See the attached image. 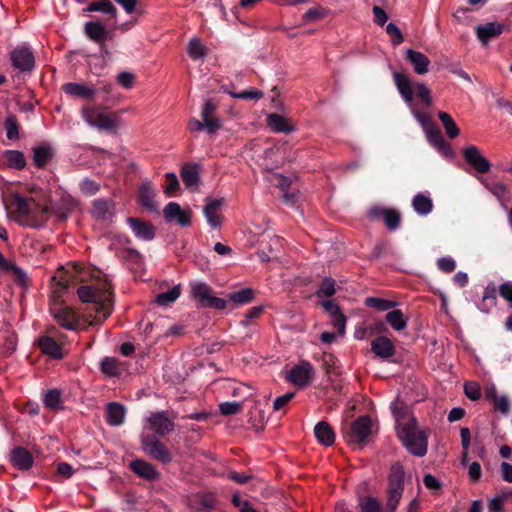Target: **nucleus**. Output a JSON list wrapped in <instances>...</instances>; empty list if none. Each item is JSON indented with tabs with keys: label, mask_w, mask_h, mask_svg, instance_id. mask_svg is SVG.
Wrapping results in <instances>:
<instances>
[{
	"label": "nucleus",
	"mask_w": 512,
	"mask_h": 512,
	"mask_svg": "<svg viewBox=\"0 0 512 512\" xmlns=\"http://www.w3.org/2000/svg\"><path fill=\"white\" fill-rule=\"evenodd\" d=\"M81 302L93 305L95 315H87L89 325H101L112 313L114 307V291L108 280L83 284L77 288Z\"/></svg>",
	"instance_id": "nucleus-1"
},
{
	"label": "nucleus",
	"mask_w": 512,
	"mask_h": 512,
	"mask_svg": "<svg viewBox=\"0 0 512 512\" xmlns=\"http://www.w3.org/2000/svg\"><path fill=\"white\" fill-rule=\"evenodd\" d=\"M398 437L403 446L414 456L423 457L428 450V434L418 429L416 418L411 417L398 429Z\"/></svg>",
	"instance_id": "nucleus-2"
},
{
	"label": "nucleus",
	"mask_w": 512,
	"mask_h": 512,
	"mask_svg": "<svg viewBox=\"0 0 512 512\" xmlns=\"http://www.w3.org/2000/svg\"><path fill=\"white\" fill-rule=\"evenodd\" d=\"M13 204L19 214L29 218L30 225L34 228L44 226L49 219V208L38 204L33 199H28L16 193L13 195Z\"/></svg>",
	"instance_id": "nucleus-3"
},
{
	"label": "nucleus",
	"mask_w": 512,
	"mask_h": 512,
	"mask_svg": "<svg viewBox=\"0 0 512 512\" xmlns=\"http://www.w3.org/2000/svg\"><path fill=\"white\" fill-rule=\"evenodd\" d=\"M83 119L92 127L114 133L119 127L120 116L118 113H106L100 106L83 107Z\"/></svg>",
	"instance_id": "nucleus-4"
},
{
	"label": "nucleus",
	"mask_w": 512,
	"mask_h": 512,
	"mask_svg": "<svg viewBox=\"0 0 512 512\" xmlns=\"http://www.w3.org/2000/svg\"><path fill=\"white\" fill-rule=\"evenodd\" d=\"M372 434V421L364 415L355 419L348 427L343 429V436L348 443L360 446L369 442Z\"/></svg>",
	"instance_id": "nucleus-5"
},
{
	"label": "nucleus",
	"mask_w": 512,
	"mask_h": 512,
	"mask_svg": "<svg viewBox=\"0 0 512 512\" xmlns=\"http://www.w3.org/2000/svg\"><path fill=\"white\" fill-rule=\"evenodd\" d=\"M190 286L192 298L198 302L200 307L215 310H224L226 308L227 301L216 297L213 294L212 288L206 283L194 282Z\"/></svg>",
	"instance_id": "nucleus-6"
},
{
	"label": "nucleus",
	"mask_w": 512,
	"mask_h": 512,
	"mask_svg": "<svg viewBox=\"0 0 512 512\" xmlns=\"http://www.w3.org/2000/svg\"><path fill=\"white\" fill-rule=\"evenodd\" d=\"M142 450L152 459L169 464L172 461V454L168 448L151 432H142L140 436Z\"/></svg>",
	"instance_id": "nucleus-7"
},
{
	"label": "nucleus",
	"mask_w": 512,
	"mask_h": 512,
	"mask_svg": "<svg viewBox=\"0 0 512 512\" xmlns=\"http://www.w3.org/2000/svg\"><path fill=\"white\" fill-rule=\"evenodd\" d=\"M175 428V423L170 418L168 411L150 412L146 418V425L143 432L151 431L157 438H163L170 434Z\"/></svg>",
	"instance_id": "nucleus-8"
},
{
	"label": "nucleus",
	"mask_w": 512,
	"mask_h": 512,
	"mask_svg": "<svg viewBox=\"0 0 512 512\" xmlns=\"http://www.w3.org/2000/svg\"><path fill=\"white\" fill-rule=\"evenodd\" d=\"M315 375L314 368L309 361H301L288 372L286 379L292 384L303 388L309 385Z\"/></svg>",
	"instance_id": "nucleus-9"
},
{
	"label": "nucleus",
	"mask_w": 512,
	"mask_h": 512,
	"mask_svg": "<svg viewBox=\"0 0 512 512\" xmlns=\"http://www.w3.org/2000/svg\"><path fill=\"white\" fill-rule=\"evenodd\" d=\"M12 66L21 72H31L35 67V57L32 50L20 45L10 52Z\"/></svg>",
	"instance_id": "nucleus-10"
},
{
	"label": "nucleus",
	"mask_w": 512,
	"mask_h": 512,
	"mask_svg": "<svg viewBox=\"0 0 512 512\" xmlns=\"http://www.w3.org/2000/svg\"><path fill=\"white\" fill-rule=\"evenodd\" d=\"M463 157L466 163L478 173H487L491 168L490 162L480 153L479 148L474 145L463 149Z\"/></svg>",
	"instance_id": "nucleus-11"
},
{
	"label": "nucleus",
	"mask_w": 512,
	"mask_h": 512,
	"mask_svg": "<svg viewBox=\"0 0 512 512\" xmlns=\"http://www.w3.org/2000/svg\"><path fill=\"white\" fill-rule=\"evenodd\" d=\"M217 106V102L213 99H208L202 105L201 117L205 125V130L209 134H214L221 128V121L215 117Z\"/></svg>",
	"instance_id": "nucleus-12"
},
{
	"label": "nucleus",
	"mask_w": 512,
	"mask_h": 512,
	"mask_svg": "<svg viewBox=\"0 0 512 512\" xmlns=\"http://www.w3.org/2000/svg\"><path fill=\"white\" fill-rule=\"evenodd\" d=\"M163 215L167 221L175 220L181 227L191 225V211L182 210L176 202H169L163 209Z\"/></svg>",
	"instance_id": "nucleus-13"
},
{
	"label": "nucleus",
	"mask_w": 512,
	"mask_h": 512,
	"mask_svg": "<svg viewBox=\"0 0 512 512\" xmlns=\"http://www.w3.org/2000/svg\"><path fill=\"white\" fill-rule=\"evenodd\" d=\"M38 347L40 351L50 358L60 360L64 357L61 344L50 334L44 333L38 338Z\"/></svg>",
	"instance_id": "nucleus-14"
},
{
	"label": "nucleus",
	"mask_w": 512,
	"mask_h": 512,
	"mask_svg": "<svg viewBox=\"0 0 512 512\" xmlns=\"http://www.w3.org/2000/svg\"><path fill=\"white\" fill-rule=\"evenodd\" d=\"M371 351L382 360L391 361V358L396 354V348L386 336L380 335L371 342ZM392 362H395L392 360Z\"/></svg>",
	"instance_id": "nucleus-15"
},
{
	"label": "nucleus",
	"mask_w": 512,
	"mask_h": 512,
	"mask_svg": "<svg viewBox=\"0 0 512 512\" xmlns=\"http://www.w3.org/2000/svg\"><path fill=\"white\" fill-rule=\"evenodd\" d=\"M224 199H206V205L203 208V213L206 217L208 224L212 228H217L221 224L222 215H221V207L223 205Z\"/></svg>",
	"instance_id": "nucleus-16"
},
{
	"label": "nucleus",
	"mask_w": 512,
	"mask_h": 512,
	"mask_svg": "<svg viewBox=\"0 0 512 512\" xmlns=\"http://www.w3.org/2000/svg\"><path fill=\"white\" fill-rule=\"evenodd\" d=\"M114 201L112 199H95L92 202L91 214L98 220H111L114 215Z\"/></svg>",
	"instance_id": "nucleus-17"
},
{
	"label": "nucleus",
	"mask_w": 512,
	"mask_h": 512,
	"mask_svg": "<svg viewBox=\"0 0 512 512\" xmlns=\"http://www.w3.org/2000/svg\"><path fill=\"white\" fill-rule=\"evenodd\" d=\"M135 236L144 241H151L155 237V227L140 218L129 217L127 219Z\"/></svg>",
	"instance_id": "nucleus-18"
},
{
	"label": "nucleus",
	"mask_w": 512,
	"mask_h": 512,
	"mask_svg": "<svg viewBox=\"0 0 512 512\" xmlns=\"http://www.w3.org/2000/svg\"><path fill=\"white\" fill-rule=\"evenodd\" d=\"M85 12H100L107 15L106 22L107 23H116L117 18V8L111 2V0H97L90 2L86 8H84Z\"/></svg>",
	"instance_id": "nucleus-19"
},
{
	"label": "nucleus",
	"mask_w": 512,
	"mask_h": 512,
	"mask_svg": "<svg viewBox=\"0 0 512 512\" xmlns=\"http://www.w3.org/2000/svg\"><path fill=\"white\" fill-rule=\"evenodd\" d=\"M84 34L91 41L99 44L105 42L110 35V31L100 21H88L84 25Z\"/></svg>",
	"instance_id": "nucleus-20"
},
{
	"label": "nucleus",
	"mask_w": 512,
	"mask_h": 512,
	"mask_svg": "<svg viewBox=\"0 0 512 512\" xmlns=\"http://www.w3.org/2000/svg\"><path fill=\"white\" fill-rule=\"evenodd\" d=\"M54 157V150L49 143H41L32 148V160L33 164L43 169Z\"/></svg>",
	"instance_id": "nucleus-21"
},
{
	"label": "nucleus",
	"mask_w": 512,
	"mask_h": 512,
	"mask_svg": "<svg viewBox=\"0 0 512 512\" xmlns=\"http://www.w3.org/2000/svg\"><path fill=\"white\" fill-rule=\"evenodd\" d=\"M405 472L400 463H395L390 468L388 476V492L403 494L404 491Z\"/></svg>",
	"instance_id": "nucleus-22"
},
{
	"label": "nucleus",
	"mask_w": 512,
	"mask_h": 512,
	"mask_svg": "<svg viewBox=\"0 0 512 512\" xmlns=\"http://www.w3.org/2000/svg\"><path fill=\"white\" fill-rule=\"evenodd\" d=\"M57 323L67 330H77L78 317L77 314L69 307L59 308L53 313Z\"/></svg>",
	"instance_id": "nucleus-23"
},
{
	"label": "nucleus",
	"mask_w": 512,
	"mask_h": 512,
	"mask_svg": "<svg viewBox=\"0 0 512 512\" xmlns=\"http://www.w3.org/2000/svg\"><path fill=\"white\" fill-rule=\"evenodd\" d=\"M504 30V25L497 22H490L476 26L475 32L478 39L487 44L492 38L499 36Z\"/></svg>",
	"instance_id": "nucleus-24"
},
{
	"label": "nucleus",
	"mask_w": 512,
	"mask_h": 512,
	"mask_svg": "<svg viewBox=\"0 0 512 512\" xmlns=\"http://www.w3.org/2000/svg\"><path fill=\"white\" fill-rule=\"evenodd\" d=\"M62 90L69 96L87 100H93L96 95L94 88L75 82L65 83Z\"/></svg>",
	"instance_id": "nucleus-25"
},
{
	"label": "nucleus",
	"mask_w": 512,
	"mask_h": 512,
	"mask_svg": "<svg viewBox=\"0 0 512 512\" xmlns=\"http://www.w3.org/2000/svg\"><path fill=\"white\" fill-rule=\"evenodd\" d=\"M129 468L136 475L145 480L154 481L159 478V473L156 468L144 460L136 459L132 461L129 465Z\"/></svg>",
	"instance_id": "nucleus-26"
},
{
	"label": "nucleus",
	"mask_w": 512,
	"mask_h": 512,
	"mask_svg": "<svg viewBox=\"0 0 512 512\" xmlns=\"http://www.w3.org/2000/svg\"><path fill=\"white\" fill-rule=\"evenodd\" d=\"M200 165L185 163L180 171V176L188 189L198 186L200 181Z\"/></svg>",
	"instance_id": "nucleus-27"
},
{
	"label": "nucleus",
	"mask_w": 512,
	"mask_h": 512,
	"mask_svg": "<svg viewBox=\"0 0 512 512\" xmlns=\"http://www.w3.org/2000/svg\"><path fill=\"white\" fill-rule=\"evenodd\" d=\"M11 462L20 470H29L33 465V456L24 447H15L11 452Z\"/></svg>",
	"instance_id": "nucleus-28"
},
{
	"label": "nucleus",
	"mask_w": 512,
	"mask_h": 512,
	"mask_svg": "<svg viewBox=\"0 0 512 512\" xmlns=\"http://www.w3.org/2000/svg\"><path fill=\"white\" fill-rule=\"evenodd\" d=\"M406 59L413 66L415 73L423 75L428 72L430 60L425 54L413 49H408L406 52Z\"/></svg>",
	"instance_id": "nucleus-29"
},
{
	"label": "nucleus",
	"mask_w": 512,
	"mask_h": 512,
	"mask_svg": "<svg viewBox=\"0 0 512 512\" xmlns=\"http://www.w3.org/2000/svg\"><path fill=\"white\" fill-rule=\"evenodd\" d=\"M314 435L321 445L331 446L335 442L334 430L326 421H320L315 425Z\"/></svg>",
	"instance_id": "nucleus-30"
},
{
	"label": "nucleus",
	"mask_w": 512,
	"mask_h": 512,
	"mask_svg": "<svg viewBox=\"0 0 512 512\" xmlns=\"http://www.w3.org/2000/svg\"><path fill=\"white\" fill-rule=\"evenodd\" d=\"M266 123L275 133L289 134L295 130L294 126L289 123L287 118L278 113H270L266 118Z\"/></svg>",
	"instance_id": "nucleus-31"
},
{
	"label": "nucleus",
	"mask_w": 512,
	"mask_h": 512,
	"mask_svg": "<svg viewBox=\"0 0 512 512\" xmlns=\"http://www.w3.org/2000/svg\"><path fill=\"white\" fill-rule=\"evenodd\" d=\"M497 305V287L495 283L489 282L484 288L483 297L478 304V309L483 313H489Z\"/></svg>",
	"instance_id": "nucleus-32"
},
{
	"label": "nucleus",
	"mask_w": 512,
	"mask_h": 512,
	"mask_svg": "<svg viewBox=\"0 0 512 512\" xmlns=\"http://www.w3.org/2000/svg\"><path fill=\"white\" fill-rule=\"evenodd\" d=\"M393 78L395 85L404 101L411 103L413 100V88L408 76L400 72H394Z\"/></svg>",
	"instance_id": "nucleus-33"
},
{
	"label": "nucleus",
	"mask_w": 512,
	"mask_h": 512,
	"mask_svg": "<svg viewBox=\"0 0 512 512\" xmlns=\"http://www.w3.org/2000/svg\"><path fill=\"white\" fill-rule=\"evenodd\" d=\"M125 407L117 402H111L106 408V421L111 426H120L124 423Z\"/></svg>",
	"instance_id": "nucleus-34"
},
{
	"label": "nucleus",
	"mask_w": 512,
	"mask_h": 512,
	"mask_svg": "<svg viewBox=\"0 0 512 512\" xmlns=\"http://www.w3.org/2000/svg\"><path fill=\"white\" fill-rule=\"evenodd\" d=\"M155 194L156 193H155L152 183L150 181L143 182L139 188V194H138L139 203L150 211L155 210V208H156L155 202H154Z\"/></svg>",
	"instance_id": "nucleus-35"
},
{
	"label": "nucleus",
	"mask_w": 512,
	"mask_h": 512,
	"mask_svg": "<svg viewBox=\"0 0 512 512\" xmlns=\"http://www.w3.org/2000/svg\"><path fill=\"white\" fill-rule=\"evenodd\" d=\"M5 163L9 168L23 170L26 167V158L19 150H5L3 152Z\"/></svg>",
	"instance_id": "nucleus-36"
},
{
	"label": "nucleus",
	"mask_w": 512,
	"mask_h": 512,
	"mask_svg": "<svg viewBox=\"0 0 512 512\" xmlns=\"http://www.w3.org/2000/svg\"><path fill=\"white\" fill-rule=\"evenodd\" d=\"M412 207L417 214L423 216L433 210V202L428 195L418 193L412 199Z\"/></svg>",
	"instance_id": "nucleus-37"
},
{
	"label": "nucleus",
	"mask_w": 512,
	"mask_h": 512,
	"mask_svg": "<svg viewBox=\"0 0 512 512\" xmlns=\"http://www.w3.org/2000/svg\"><path fill=\"white\" fill-rule=\"evenodd\" d=\"M385 321L396 331H401L407 327L408 318L399 309L389 311L385 316Z\"/></svg>",
	"instance_id": "nucleus-38"
},
{
	"label": "nucleus",
	"mask_w": 512,
	"mask_h": 512,
	"mask_svg": "<svg viewBox=\"0 0 512 512\" xmlns=\"http://www.w3.org/2000/svg\"><path fill=\"white\" fill-rule=\"evenodd\" d=\"M438 117H439L440 121L442 122V125L445 129L446 135L450 139H454L460 134V129L456 125L453 118L447 112L440 111L438 113Z\"/></svg>",
	"instance_id": "nucleus-39"
},
{
	"label": "nucleus",
	"mask_w": 512,
	"mask_h": 512,
	"mask_svg": "<svg viewBox=\"0 0 512 512\" xmlns=\"http://www.w3.org/2000/svg\"><path fill=\"white\" fill-rule=\"evenodd\" d=\"M43 402L45 406L52 410L62 408V393L58 389L48 390L44 396Z\"/></svg>",
	"instance_id": "nucleus-40"
},
{
	"label": "nucleus",
	"mask_w": 512,
	"mask_h": 512,
	"mask_svg": "<svg viewBox=\"0 0 512 512\" xmlns=\"http://www.w3.org/2000/svg\"><path fill=\"white\" fill-rule=\"evenodd\" d=\"M228 299L237 304L243 305L254 299V291L251 288H244L228 294Z\"/></svg>",
	"instance_id": "nucleus-41"
},
{
	"label": "nucleus",
	"mask_w": 512,
	"mask_h": 512,
	"mask_svg": "<svg viewBox=\"0 0 512 512\" xmlns=\"http://www.w3.org/2000/svg\"><path fill=\"white\" fill-rule=\"evenodd\" d=\"M180 286L176 285L167 292H162L156 295L155 302L159 306H168L175 302L180 296Z\"/></svg>",
	"instance_id": "nucleus-42"
},
{
	"label": "nucleus",
	"mask_w": 512,
	"mask_h": 512,
	"mask_svg": "<svg viewBox=\"0 0 512 512\" xmlns=\"http://www.w3.org/2000/svg\"><path fill=\"white\" fill-rule=\"evenodd\" d=\"M336 293V281L331 277H325L319 284L316 291L318 298L332 297Z\"/></svg>",
	"instance_id": "nucleus-43"
},
{
	"label": "nucleus",
	"mask_w": 512,
	"mask_h": 512,
	"mask_svg": "<svg viewBox=\"0 0 512 512\" xmlns=\"http://www.w3.org/2000/svg\"><path fill=\"white\" fill-rule=\"evenodd\" d=\"M366 306L374 308L378 311H388L394 308L397 303L392 300H387L378 297H368L365 301Z\"/></svg>",
	"instance_id": "nucleus-44"
},
{
	"label": "nucleus",
	"mask_w": 512,
	"mask_h": 512,
	"mask_svg": "<svg viewBox=\"0 0 512 512\" xmlns=\"http://www.w3.org/2000/svg\"><path fill=\"white\" fill-rule=\"evenodd\" d=\"M359 508L360 512H383L381 503L372 496L360 498Z\"/></svg>",
	"instance_id": "nucleus-45"
},
{
	"label": "nucleus",
	"mask_w": 512,
	"mask_h": 512,
	"mask_svg": "<svg viewBox=\"0 0 512 512\" xmlns=\"http://www.w3.org/2000/svg\"><path fill=\"white\" fill-rule=\"evenodd\" d=\"M187 53L193 60H198L206 55L207 49L198 39L194 38L189 42Z\"/></svg>",
	"instance_id": "nucleus-46"
},
{
	"label": "nucleus",
	"mask_w": 512,
	"mask_h": 512,
	"mask_svg": "<svg viewBox=\"0 0 512 512\" xmlns=\"http://www.w3.org/2000/svg\"><path fill=\"white\" fill-rule=\"evenodd\" d=\"M4 127L6 129V135L9 140H14L19 137V126L17 117L14 114H9L5 120Z\"/></svg>",
	"instance_id": "nucleus-47"
},
{
	"label": "nucleus",
	"mask_w": 512,
	"mask_h": 512,
	"mask_svg": "<svg viewBox=\"0 0 512 512\" xmlns=\"http://www.w3.org/2000/svg\"><path fill=\"white\" fill-rule=\"evenodd\" d=\"M386 227L393 231L396 230L401 222V214L395 209H387L383 218Z\"/></svg>",
	"instance_id": "nucleus-48"
},
{
	"label": "nucleus",
	"mask_w": 512,
	"mask_h": 512,
	"mask_svg": "<svg viewBox=\"0 0 512 512\" xmlns=\"http://www.w3.org/2000/svg\"><path fill=\"white\" fill-rule=\"evenodd\" d=\"M101 371L107 376H117L119 369L117 366V360L113 357H105L101 361Z\"/></svg>",
	"instance_id": "nucleus-49"
},
{
	"label": "nucleus",
	"mask_w": 512,
	"mask_h": 512,
	"mask_svg": "<svg viewBox=\"0 0 512 512\" xmlns=\"http://www.w3.org/2000/svg\"><path fill=\"white\" fill-rule=\"evenodd\" d=\"M179 189L180 184L177 176L174 173H166L164 193L173 196Z\"/></svg>",
	"instance_id": "nucleus-50"
},
{
	"label": "nucleus",
	"mask_w": 512,
	"mask_h": 512,
	"mask_svg": "<svg viewBox=\"0 0 512 512\" xmlns=\"http://www.w3.org/2000/svg\"><path fill=\"white\" fill-rule=\"evenodd\" d=\"M390 409L397 422H399L401 419H405L408 416L407 405L399 399H396L391 403Z\"/></svg>",
	"instance_id": "nucleus-51"
},
{
	"label": "nucleus",
	"mask_w": 512,
	"mask_h": 512,
	"mask_svg": "<svg viewBox=\"0 0 512 512\" xmlns=\"http://www.w3.org/2000/svg\"><path fill=\"white\" fill-rule=\"evenodd\" d=\"M416 96L422 101L425 107L432 105L430 89L423 83H417L415 88Z\"/></svg>",
	"instance_id": "nucleus-52"
},
{
	"label": "nucleus",
	"mask_w": 512,
	"mask_h": 512,
	"mask_svg": "<svg viewBox=\"0 0 512 512\" xmlns=\"http://www.w3.org/2000/svg\"><path fill=\"white\" fill-rule=\"evenodd\" d=\"M242 410V404L236 401L223 402L219 404V411L223 416H232Z\"/></svg>",
	"instance_id": "nucleus-53"
},
{
	"label": "nucleus",
	"mask_w": 512,
	"mask_h": 512,
	"mask_svg": "<svg viewBox=\"0 0 512 512\" xmlns=\"http://www.w3.org/2000/svg\"><path fill=\"white\" fill-rule=\"evenodd\" d=\"M464 393L468 399L477 401L481 397V388L478 383L468 381L464 384Z\"/></svg>",
	"instance_id": "nucleus-54"
},
{
	"label": "nucleus",
	"mask_w": 512,
	"mask_h": 512,
	"mask_svg": "<svg viewBox=\"0 0 512 512\" xmlns=\"http://www.w3.org/2000/svg\"><path fill=\"white\" fill-rule=\"evenodd\" d=\"M80 190L81 192L86 196H93L95 195L99 189L100 186L98 183H96L94 180H91L89 178H85L80 182Z\"/></svg>",
	"instance_id": "nucleus-55"
},
{
	"label": "nucleus",
	"mask_w": 512,
	"mask_h": 512,
	"mask_svg": "<svg viewBox=\"0 0 512 512\" xmlns=\"http://www.w3.org/2000/svg\"><path fill=\"white\" fill-rule=\"evenodd\" d=\"M337 363L338 359L333 354H324L322 365L326 374H339Z\"/></svg>",
	"instance_id": "nucleus-56"
},
{
	"label": "nucleus",
	"mask_w": 512,
	"mask_h": 512,
	"mask_svg": "<svg viewBox=\"0 0 512 512\" xmlns=\"http://www.w3.org/2000/svg\"><path fill=\"white\" fill-rule=\"evenodd\" d=\"M233 98L241 100H258L263 97V93L257 89L245 90L242 92H230Z\"/></svg>",
	"instance_id": "nucleus-57"
},
{
	"label": "nucleus",
	"mask_w": 512,
	"mask_h": 512,
	"mask_svg": "<svg viewBox=\"0 0 512 512\" xmlns=\"http://www.w3.org/2000/svg\"><path fill=\"white\" fill-rule=\"evenodd\" d=\"M326 16V11L320 7H313L306 11L302 19L305 23L314 22L320 20Z\"/></svg>",
	"instance_id": "nucleus-58"
},
{
	"label": "nucleus",
	"mask_w": 512,
	"mask_h": 512,
	"mask_svg": "<svg viewBox=\"0 0 512 512\" xmlns=\"http://www.w3.org/2000/svg\"><path fill=\"white\" fill-rule=\"evenodd\" d=\"M508 494L503 493L492 498L488 503L489 512H503L504 511V503L507 500Z\"/></svg>",
	"instance_id": "nucleus-59"
},
{
	"label": "nucleus",
	"mask_w": 512,
	"mask_h": 512,
	"mask_svg": "<svg viewBox=\"0 0 512 512\" xmlns=\"http://www.w3.org/2000/svg\"><path fill=\"white\" fill-rule=\"evenodd\" d=\"M428 141L433 145L443 138L440 129L433 122L431 126L424 129Z\"/></svg>",
	"instance_id": "nucleus-60"
},
{
	"label": "nucleus",
	"mask_w": 512,
	"mask_h": 512,
	"mask_svg": "<svg viewBox=\"0 0 512 512\" xmlns=\"http://www.w3.org/2000/svg\"><path fill=\"white\" fill-rule=\"evenodd\" d=\"M499 295L508 303L512 309V281L502 283L498 288Z\"/></svg>",
	"instance_id": "nucleus-61"
},
{
	"label": "nucleus",
	"mask_w": 512,
	"mask_h": 512,
	"mask_svg": "<svg viewBox=\"0 0 512 512\" xmlns=\"http://www.w3.org/2000/svg\"><path fill=\"white\" fill-rule=\"evenodd\" d=\"M7 272H12L14 276V281L19 285H25L27 282V274L26 272L18 267L15 263L9 266Z\"/></svg>",
	"instance_id": "nucleus-62"
},
{
	"label": "nucleus",
	"mask_w": 512,
	"mask_h": 512,
	"mask_svg": "<svg viewBox=\"0 0 512 512\" xmlns=\"http://www.w3.org/2000/svg\"><path fill=\"white\" fill-rule=\"evenodd\" d=\"M386 32L391 36V41L393 45H399L403 42V35L400 29L394 24L389 23L386 27Z\"/></svg>",
	"instance_id": "nucleus-63"
},
{
	"label": "nucleus",
	"mask_w": 512,
	"mask_h": 512,
	"mask_svg": "<svg viewBox=\"0 0 512 512\" xmlns=\"http://www.w3.org/2000/svg\"><path fill=\"white\" fill-rule=\"evenodd\" d=\"M402 495L403 494H400V493L387 491V501H386L387 512H395L396 511Z\"/></svg>",
	"instance_id": "nucleus-64"
}]
</instances>
